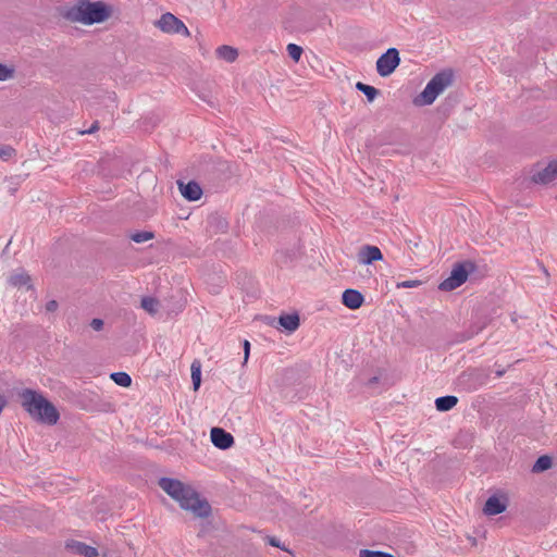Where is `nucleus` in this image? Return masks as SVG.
Returning <instances> with one entry per match:
<instances>
[{"mask_svg": "<svg viewBox=\"0 0 557 557\" xmlns=\"http://www.w3.org/2000/svg\"><path fill=\"white\" fill-rule=\"evenodd\" d=\"M154 237V234L149 231L136 232L131 235V239L137 244L148 242Z\"/></svg>", "mask_w": 557, "mask_h": 557, "instance_id": "obj_24", "label": "nucleus"}, {"mask_svg": "<svg viewBox=\"0 0 557 557\" xmlns=\"http://www.w3.org/2000/svg\"><path fill=\"white\" fill-rule=\"evenodd\" d=\"M177 184L180 191L185 199H187L188 201H197L200 199L202 195V189L197 182L190 181L185 184L178 181Z\"/></svg>", "mask_w": 557, "mask_h": 557, "instance_id": "obj_11", "label": "nucleus"}, {"mask_svg": "<svg viewBox=\"0 0 557 557\" xmlns=\"http://www.w3.org/2000/svg\"><path fill=\"white\" fill-rule=\"evenodd\" d=\"M210 436L212 444L223 450L231 448L234 444L233 435L221 428H212Z\"/></svg>", "mask_w": 557, "mask_h": 557, "instance_id": "obj_9", "label": "nucleus"}, {"mask_svg": "<svg viewBox=\"0 0 557 557\" xmlns=\"http://www.w3.org/2000/svg\"><path fill=\"white\" fill-rule=\"evenodd\" d=\"M30 281L29 274L24 270L13 273L8 280L9 284L13 287L21 288L26 286L28 289L32 288Z\"/></svg>", "mask_w": 557, "mask_h": 557, "instance_id": "obj_14", "label": "nucleus"}, {"mask_svg": "<svg viewBox=\"0 0 557 557\" xmlns=\"http://www.w3.org/2000/svg\"><path fill=\"white\" fill-rule=\"evenodd\" d=\"M454 74L451 70H444L435 74L426 84L422 92L414 99L416 106L432 104L437 96L451 85Z\"/></svg>", "mask_w": 557, "mask_h": 557, "instance_id": "obj_4", "label": "nucleus"}, {"mask_svg": "<svg viewBox=\"0 0 557 557\" xmlns=\"http://www.w3.org/2000/svg\"><path fill=\"white\" fill-rule=\"evenodd\" d=\"M191 382L194 389L197 391L201 384V364L199 360H194L190 366Z\"/></svg>", "mask_w": 557, "mask_h": 557, "instance_id": "obj_20", "label": "nucleus"}, {"mask_svg": "<svg viewBox=\"0 0 557 557\" xmlns=\"http://www.w3.org/2000/svg\"><path fill=\"white\" fill-rule=\"evenodd\" d=\"M160 306V301L154 297L146 296L141 298V308L150 314H156Z\"/></svg>", "mask_w": 557, "mask_h": 557, "instance_id": "obj_19", "label": "nucleus"}, {"mask_svg": "<svg viewBox=\"0 0 557 557\" xmlns=\"http://www.w3.org/2000/svg\"><path fill=\"white\" fill-rule=\"evenodd\" d=\"M287 53L288 55L295 61L298 62L300 60V57L302 54V48L296 44H288L287 45Z\"/></svg>", "mask_w": 557, "mask_h": 557, "instance_id": "obj_25", "label": "nucleus"}, {"mask_svg": "<svg viewBox=\"0 0 557 557\" xmlns=\"http://www.w3.org/2000/svg\"><path fill=\"white\" fill-rule=\"evenodd\" d=\"M468 278V270L465 264L457 263L454 265L450 275L440 283L438 288L444 292H450L461 286Z\"/></svg>", "mask_w": 557, "mask_h": 557, "instance_id": "obj_7", "label": "nucleus"}, {"mask_svg": "<svg viewBox=\"0 0 557 557\" xmlns=\"http://www.w3.org/2000/svg\"><path fill=\"white\" fill-rule=\"evenodd\" d=\"M90 326L95 330V331H100L102 330L103 327V321L101 319H92L91 322H90Z\"/></svg>", "mask_w": 557, "mask_h": 557, "instance_id": "obj_30", "label": "nucleus"}, {"mask_svg": "<svg viewBox=\"0 0 557 557\" xmlns=\"http://www.w3.org/2000/svg\"><path fill=\"white\" fill-rule=\"evenodd\" d=\"M377 382H379V377L373 376V377L369 379V381L367 382V385L371 386L373 384H376Z\"/></svg>", "mask_w": 557, "mask_h": 557, "instance_id": "obj_35", "label": "nucleus"}, {"mask_svg": "<svg viewBox=\"0 0 557 557\" xmlns=\"http://www.w3.org/2000/svg\"><path fill=\"white\" fill-rule=\"evenodd\" d=\"M216 54L220 59H223L226 62H234L238 57L237 50L226 45L220 46L216 49Z\"/></svg>", "mask_w": 557, "mask_h": 557, "instance_id": "obj_18", "label": "nucleus"}, {"mask_svg": "<svg viewBox=\"0 0 557 557\" xmlns=\"http://www.w3.org/2000/svg\"><path fill=\"white\" fill-rule=\"evenodd\" d=\"M506 510V504L503 503L497 496L493 495L487 498L483 511L487 516H496Z\"/></svg>", "mask_w": 557, "mask_h": 557, "instance_id": "obj_13", "label": "nucleus"}, {"mask_svg": "<svg viewBox=\"0 0 557 557\" xmlns=\"http://www.w3.org/2000/svg\"><path fill=\"white\" fill-rule=\"evenodd\" d=\"M421 285V281L418 280H408L397 283V288H414Z\"/></svg>", "mask_w": 557, "mask_h": 557, "instance_id": "obj_29", "label": "nucleus"}, {"mask_svg": "<svg viewBox=\"0 0 557 557\" xmlns=\"http://www.w3.org/2000/svg\"><path fill=\"white\" fill-rule=\"evenodd\" d=\"M22 406L35 420L53 425L60 414L54 405L37 391L25 388L21 393Z\"/></svg>", "mask_w": 557, "mask_h": 557, "instance_id": "obj_3", "label": "nucleus"}, {"mask_svg": "<svg viewBox=\"0 0 557 557\" xmlns=\"http://www.w3.org/2000/svg\"><path fill=\"white\" fill-rule=\"evenodd\" d=\"M360 557H395L392 554L380 552V550H370V549H361L359 553Z\"/></svg>", "mask_w": 557, "mask_h": 557, "instance_id": "obj_26", "label": "nucleus"}, {"mask_svg": "<svg viewBox=\"0 0 557 557\" xmlns=\"http://www.w3.org/2000/svg\"><path fill=\"white\" fill-rule=\"evenodd\" d=\"M243 346H244V362H247V360L249 358V352H250V343L247 339H245L243 343Z\"/></svg>", "mask_w": 557, "mask_h": 557, "instance_id": "obj_32", "label": "nucleus"}, {"mask_svg": "<svg viewBox=\"0 0 557 557\" xmlns=\"http://www.w3.org/2000/svg\"><path fill=\"white\" fill-rule=\"evenodd\" d=\"M71 547L76 554H79L84 557H98L99 553L96 547L87 545L83 542L73 541L67 545Z\"/></svg>", "mask_w": 557, "mask_h": 557, "instance_id": "obj_15", "label": "nucleus"}, {"mask_svg": "<svg viewBox=\"0 0 557 557\" xmlns=\"http://www.w3.org/2000/svg\"><path fill=\"white\" fill-rule=\"evenodd\" d=\"M159 486L184 510L190 511L197 518H208L211 515V505L191 486L172 478H161Z\"/></svg>", "mask_w": 557, "mask_h": 557, "instance_id": "obj_1", "label": "nucleus"}, {"mask_svg": "<svg viewBox=\"0 0 557 557\" xmlns=\"http://www.w3.org/2000/svg\"><path fill=\"white\" fill-rule=\"evenodd\" d=\"M58 309V302L55 300H49L46 304V310L49 312H53Z\"/></svg>", "mask_w": 557, "mask_h": 557, "instance_id": "obj_33", "label": "nucleus"}, {"mask_svg": "<svg viewBox=\"0 0 557 557\" xmlns=\"http://www.w3.org/2000/svg\"><path fill=\"white\" fill-rule=\"evenodd\" d=\"M356 89L361 91L367 97L369 102H372L379 95V90L375 87L367 85L362 82H358L356 84Z\"/></svg>", "mask_w": 557, "mask_h": 557, "instance_id": "obj_21", "label": "nucleus"}, {"mask_svg": "<svg viewBox=\"0 0 557 557\" xmlns=\"http://www.w3.org/2000/svg\"><path fill=\"white\" fill-rule=\"evenodd\" d=\"M269 544L274 546V547H281L280 541L276 537H270L269 539Z\"/></svg>", "mask_w": 557, "mask_h": 557, "instance_id": "obj_34", "label": "nucleus"}, {"mask_svg": "<svg viewBox=\"0 0 557 557\" xmlns=\"http://www.w3.org/2000/svg\"><path fill=\"white\" fill-rule=\"evenodd\" d=\"M552 458L547 455L541 456L537 458V460L534 462L532 467V472L540 473L543 471L548 470L552 467Z\"/></svg>", "mask_w": 557, "mask_h": 557, "instance_id": "obj_22", "label": "nucleus"}, {"mask_svg": "<svg viewBox=\"0 0 557 557\" xmlns=\"http://www.w3.org/2000/svg\"><path fill=\"white\" fill-rule=\"evenodd\" d=\"M557 178V160H553L545 166L540 164L532 172L531 180L536 184L546 185Z\"/></svg>", "mask_w": 557, "mask_h": 557, "instance_id": "obj_8", "label": "nucleus"}, {"mask_svg": "<svg viewBox=\"0 0 557 557\" xmlns=\"http://www.w3.org/2000/svg\"><path fill=\"white\" fill-rule=\"evenodd\" d=\"M458 403V398L453 395L441 396L435 399V407L438 411L445 412L453 409Z\"/></svg>", "mask_w": 557, "mask_h": 557, "instance_id": "obj_17", "label": "nucleus"}, {"mask_svg": "<svg viewBox=\"0 0 557 557\" xmlns=\"http://www.w3.org/2000/svg\"><path fill=\"white\" fill-rule=\"evenodd\" d=\"M400 63L399 52L396 48L387 49L376 61V71L380 76L391 75Z\"/></svg>", "mask_w": 557, "mask_h": 557, "instance_id": "obj_6", "label": "nucleus"}, {"mask_svg": "<svg viewBox=\"0 0 557 557\" xmlns=\"http://www.w3.org/2000/svg\"><path fill=\"white\" fill-rule=\"evenodd\" d=\"M61 14L67 21L92 25L108 20L111 8L102 1L78 0L74 5L65 8Z\"/></svg>", "mask_w": 557, "mask_h": 557, "instance_id": "obj_2", "label": "nucleus"}, {"mask_svg": "<svg viewBox=\"0 0 557 557\" xmlns=\"http://www.w3.org/2000/svg\"><path fill=\"white\" fill-rule=\"evenodd\" d=\"M363 295L357 289L348 288L343 292L342 302L348 309H359L363 305Z\"/></svg>", "mask_w": 557, "mask_h": 557, "instance_id": "obj_12", "label": "nucleus"}, {"mask_svg": "<svg viewBox=\"0 0 557 557\" xmlns=\"http://www.w3.org/2000/svg\"><path fill=\"white\" fill-rule=\"evenodd\" d=\"M154 25L166 34H180L184 37L190 36V32L184 22L170 12L162 14Z\"/></svg>", "mask_w": 557, "mask_h": 557, "instance_id": "obj_5", "label": "nucleus"}, {"mask_svg": "<svg viewBox=\"0 0 557 557\" xmlns=\"http://www.w3.org/2000/svg\"><path fill=\"white\" fill-rule=\"evenodd\" d=\"M15 154V150L11 146L0 147V158L4 161L11 159Z\"/></svg>", "mask_w": 557, "mask_h": 557, "instance_id": "obj_28", "label": "nucleus"}, {"mask_svg": "<svg viewBox=\"0 0 557 557\" xmlns=\"http://www.w3.org/2000/svg\"><path fill=\"white\" fill-rule=\"evenodd\" d=\"M278 323L289 333L295 332L299 327V315L297 313L282 314L278 318Z\"/></svg>", "mask_w": 557, "mask_h": 557, "instance_id": "obj_16", "label": "nucleus"}, {"mask_svg": "<svg viewBox=\"0 0 557 557\" xmlns=\"http://www.w3.org/2000/svg\"><path fill=\"white\" fill-rule=\"evenodd\" d=\"M99 129V122L95 121L88 129L82 131L81 134H94Z\"/></svg>", "mask_w": 557, "mask_h": 557, "instance_id": "obj_31", "label": "nucleus"}, {"mask_svg": "<svg viewBox=\"0 0 557 557\" xmlns=\"http://www.w3.org/2000/svg\"><path fill=\"white\" fill-rule=\"evenodd\" d=\"M14 70L0 63V81H7L13 77Z\"/></svg>", "mask_w": 557, "mask_h": 557, "instance_id": "obj_27", "label": "nucleus"}, {"mask_svg": "<svg viewBox=\"0 0 557 557\" xmlns=\"http://www.w3.org/2000/svg\"><path fill=\"white\" fill-rule=\"evenodd\" d=\"M111 379L116 385L122 387H128L132 384V377L126 372H113Z\"/></svg>", "mask_w": 557, "mask_h": 557, "instance_id": "obj_23", "label": "nucleus"}, {"mask_svg": "<svg viewBox=\"0 0 557 557\" xmlns=\"http://www.w3.org/2000/svg\"><path fill=\"white\" fill-rule=\"evenodd\" d=\"M383 259V255L379 247L372 245H364L360 248L358 252V261L360 264H371L374 261H380Z\"/></svg>", "mask_w": 557, "mask_h": 557, "instance_id": "obj_10", "label": "nucleus"}]
</instances>
